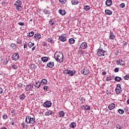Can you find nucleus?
I'll return each mask as SVG.
<instances>
[{
    "label": "nucleus",
    "mask_w": 129,
    "mask_h": 129,
    "mask_svg": "<svg viewBox=\"0 0 129 129\" xmlns=\"http://www.w3.org/2000/svg\"><path fill=\"white\" fill-rule=\"evenodd\" d=\"M54 58L57 62H63L64 56L62 52H56L54 54Z\"/></svg>",
    "instance_id": "1"
},
{
    "label": "nucleus",
    "mask_w": 129,
    "mask_h": 129,
    "mask_svg": "<svg viewBox=\"0 0 129 129\" xmlns=\"http://www.w3.org/2000/svg\"><path fill=\"white\" fill-rule=\"evenodd\" d=\"M25 122L27 124H35L36 119L35 117H31L30 116H27L25 119Z\"/></svg>",
    "instance_id": "2"
},
{
    "label": "nucleus",
    "mask_w": 129,
    "mask_h": 129,
    "mask_svg": "<svg viewBox=\"0 0 129 129\" xmlns=\"http://www.w3.org/2000/svg\"><path fill=\"white\" fill-rule=\"evenodd\" d=\"M106 51L103 50L102 48L100 47L97 50V55L99 57H103L105 56L104 53H105Z\"/></svg>",
    "instance_id": "3"
},
{
    "label": "nucleus",
    "mask_w": 129,
    "mask_h": 129,
    "mask_svg": "<svg viewBox=\"0 0 129 129\" xmlns=\"http://www.w3.org/2000/svg\"><path fill=\"white\" fill-rule=\"evenodd\" d=\"M59 41L60 42H66L67 41V34L63 33L60 35L58 38Z\"/></svg>",
    "instance_id": "4"
},
{
    "label": "nucleus",
    "mask_w": 129,
    "mask_h": 129,
    "mask_svg": "<svg viewBox=\"0 0 129 129\" xmlns=\"http://www.w3.org/2000/svg\"><path fill=\"white\" fill-rule=\"evenodd\" d=\"M34 88V84H29L24 88L25 91H30Z\"/></svg>",
    "instance_id": "5"
},
{
    "label": "nucleus",
    "mask_w": 129,
    "mask_h": 129,
    "mask_svg": "<svg viewBox=\"0 0 129 129\" xmlns=\"http://www.w3.org/2000/svg\"><path fill=\"white\" fill-rule=\"evenodd\" d=\"M19 59L20 55H19V53L15 52L12 55V60H13V61H18Z\"/></svg>",
    "instance_id": "6"
},
{
    "label": "nucleus",
    "mask_w": 129,
    "mask_h": 129,
    "mask_svg": "<svg viewBox=\"0 0 129 129\" xmlns=\"http://www.w3.org/2000/svg\"><path fill=\"white\" fill-rule=\"evenodd\" d=\"M81 73L82 74H83V75H88L90 74V71L87 69H83Z\"/></svg>",
    "instance_id": "7"
},
{
    "label": "nucleus",
    "mask_w": 129,
    "mask_h": 129,
    "mask_svg": "<svg viewBox=\"0 0 129 129\" xmlns=\"http://www.w3.org/2000/svg\"><path fill=\"white\" fill-rule=\"evenodd\" d=\"M44 107H51L52 106V103L50 101H47L43 103Z\"/></svg>",
    "instance_id": "8"
},
{
    "label": "nucleus",
    "mask_w": 129,
    "mask_h": 129,
    "mask_svg": "<svg viewBox=\"0 0 129 129\" xmlns=\"http://www.w3.org/2000/svg\"><path fill=\"white\" fill-rule=\"evenodd\" d=\"M87 47V43H86V42H83L81 44V45L80 46V49H82V50H85V49H86Z\"/></svg>",
    "instance_id": "9"
},
{
    "label": "nucleus",
    "mask_w": 129,
    "mask_h": 129,
    "mask_svg": "<svg viewBox=\"0 0 129 129\" xmlns=\"http://www.w3.org/2000/svg\"><path fill=\"white\" fill-rule=\"evenodd\" d=\"M76 74V71H69V76H74Z\"/></svg>",
    "instance_id": "10"
},
{
    "label": "nucleus",
    "mask_w": 129,
    "mask_h": 129,
    "mask_svg": "<svg viewBox=\"0 0 129 129\" xmlns=\"http://www.w3.org/2000/svg\"><path fill=\"white\" fill-rule=\"evenodd\" d=\"M14 6L16 7V10H17V11H22V10H23V7L21 6V5H18L17 4H14Z\"/></svg>",
    "instance_id": "11"
},
{
    "label": "nucleus",
    "mask_w": 129,
    "mask_h": 129,
    "mask_svg": "<svg viewBox=\"0 0 129 129\" xmlns=\"http://www.w3.org/2000/svg\"><path fill=\"white\" fill-rule=\"evenodd\" d=\"M58 13L61 15V16H65L66 15V12L64 10H58Z\"/></svg>",
    "instance_id": "12"
},
{
    "label": "nucleus",
    "mask_w": 129,
    "mask_h": 129,
    "mask_svg": "<svg viewBox=\"0 0 129 129\" xmlns=\"http://www.w3.org/2000/svg\"><path fill=\"white\" fill-rule=\"evenodd\" d=\"M109 36L110 40H113V39L115 38V35H114V34L111 32L110 33Z\"/></svg>",
    "instance_id": "13"
},
{
    "label": "nucleus",
    "mask_w": 129,
    "mask_h": 129,
    "mask_svg": "<svg viewBox=\"0 0 129 129\" xmlns=\"http://www.w3.org/2000/svg\"><path fill=\"white\" fill-rule=\"evenodd\" d=\"M111 4H112V1L111 0H107L105 2V5L107 7L111 6Z\"/></svg>",
    "instance_id": "14"
},
{
    "label": "nucleus",
    "mask_w": 129,
    "mask_h": 129,
    "mask_svg": "<svg viewBox=\"0 0 129 129\" xmlns=\"http://www.w3.org/2000/svg\"><path fill=\"white\" fill-rule=\"evenodd\" d=\"M71 3L73 6H76V5L79 4V1H78V0H72Z\"/></svg>",
    "instance_id": "15"
},
{
    "label": "nucleus",
    "mask_w": 129,
    "mask_h": 129,
    "mask_svg": "<svg viewBox=\"0 0 129 129\" xmlns=\"http://www.w3.org/2000/svg\"><path fill=\"white\" fill-rule=\"evenodd\" d=\"M47 67H49V68H53V67H54V62L50 61L47 64Z\"/></svg>",
    "instance_id": "16"
},
{
    "label": "nucleus",
    "mask_w": 129,
    "mask_h": 129,
    "mask_svg": "<svg viewBox=\"0 0 129 129\" xmlns=\"http://www.w3.org/2000/svg\"><path fill=\"white\" fill-rule=\"evenodd\" d=\"M41 86V83L38 82H36L35 84H34V87L35 88H39Z\"/></svg>",
    "instance_id": "17"
},
{
    "label": "nucleus",
    "mask_w": 129,
    "mask_h": 129,
    "mask_svg": "<svg viewBox=\"0 0 129 129\" xmlns=\"http://www.w3.org/2000/svg\"><path fill=\"white\" fill-rule=\"evenodd\" d=\"M53 113H54V112H53V111L48 110L45 112V115H46V116L52 115Z\"/></svg>",
    "instance_id": "18"
},
{
    "label": "nucleus",
    "mask_w": 129,
    "mask_h": 129,
    "mask_svg": "<svg viewBox=\"0 0 129 129\" xmlns=\"http://www.w3.org/2000/svg\"><path fill=\"white\" fill-rule=\"evenodd\" d=\"M118 62V63H117V65H121L122 66H125V63H124V61H123V60H119V61H116V62Z\"/></svg>",
    "instance_id": "19"
},
{
    "label": "nucleus",
    "mask_w": 129,
    "mask_h": 129,
    "mask_svg": "<svg viewBox=\"0 0 129 129\" xmlns=\"http://www.w3.org/2000/svg\"><path fill=\"white\" fill-rule=\"evenodd\" d=\"M49 23L50 26H53V25H55V24H56V21L54 20V19H50Z\"/></svg>",
    "instance_id": "20"
},
{
    "label": "nucleus",
    "mask_w": 129,
    "mask_h": 129,
    "mask_svg": "<svg viewBox=\"0 0 129 129\" xmlns=\"http://www.w3.org/2000/svg\"><path fill=\"white\" fill-rule=\"evenodd\" d=\"M34 38L36 40H40L41 38V34L37 33L34 35Z\"/></svg>",
    "instance_id": "21"
},
{
    "label": "nucleus",
    "mask_w": 129,
    "mask_h": 129,
    "mask_svg": "<svg viewBox=\"0 0 129 129\" xmlns=\"http://www.w3.org/2000/svg\"><path fill=\"white\" fill-rule=\"evenodd\" d=\"M105 13L106 15H108V16H111V15H112V12L109 10H106L105 11Z\"/></svg>",
    "instance_id": "22"
},
{
    "label": "nucleus",
    "mask_w": 129,
    "mask_h": 129,
    "mask_svg": "<svg viewBox=\"0 0 129 129\" xmlns=\"http://www.w3.org/2000/svg\"><path fill=\"white\" fill-rule=\"evenodd\" d=\"M115 106V105L114 103H111V104L109 105L108 108L110 109V110H111V109H113Z\"/></svg>",
    "instance_id": "23"
},
{
    "label": "nucleus",
    "mask_w": 129,
    "mask_h": 129,
    "mask_svg": "<svg viewBox=\"0 0 129 129\" xmlns=\"http://www.w3.org/2000/svg\"><path fill=\"white\" fill-rule=\"evenodd\" d=\"M58 114L59 117H63L65 115V112L63 111H60L59 112Z\"/></svg>",
    "instance_id": "24"
},
{
    "label": "nucleus",
    "mask_w": 129,
    "mask_h": 129,
    "mask_svg": "<svg viewBox=\"0 0 129 129\" xmlns=\"http://www.w3.org/2000/svg\"><path fill=\"white\" fill-rule=\"evenodd\" d=\"M19 98L20 100H24V99L26 98V95H25L24 94H22L19 96Z\"/></svg>",
    "instance_id": "25"
},
{
    "label": "nucleus",
    "mask_w": 129,
    "mask_h": 129,
    "mask_svg": "<svg viewBox=\"0 0 129 129\" xmlns=\"http://www.w3.org/2000/svg\"><path fill=\"white\" fill-rule=\"evenodd\" d=\"M10 47L12 50H15V49H16L17 48V44L15 43H12L11 44Z\"/></svg>",
    "instance_id": "26"
},
{
    "label": "nucleus",
    "mask_w": 129,
    "mask_h": 129,
    "mask_svg": "<svg viewBox=\"0 0 129 129\" xmlns=\"http://www.w3.org/2000/svg\"><path fill=\"white\" fill-rule=\"evenodd\" d=\"M41 60L42 61V62H48V57L43 56L41 57Z\"/></svg>",
    "instance_id": "27"
},
{
    "label": "nucleus",
    "mask_w": 129,
    "mask_h": 129,
    "mask_svg": "<svg viewBox=\"0 0 129 129\" xmlns=\"http://www.w3.org/2000/svg\"><path fill=\"white\" fill-rule=\"evenodd\" d=\"M114 77L110 76V77H107L106 79V81H110V80H113Z\"/></svg>",
    "instance_id": "28"
},
{
    "label": "nucleus",
    "mask_w": 129,
    "mask_h": 129,
    "mask_svg": "<svg viewBox=\"0 0 129 129\" xmlns=\"http://www.w3.org/2000/svg\"><path fill=\"white\" fill-rule=\"evenodd\" d=\"M42 11H43L44 14H45V15H49V14H50V11L46 9H45L44 10H42Z\"/></svg>",
    "instance_id": "29"
},
{
    "label": "nucleus",
    "mask_w": 129,
    "mask_h": 129,
    "mask_svg": "<svg viewBox=\"0 0 129 129\" xmlns=\"http://www.w3.org/2000/svg\"><path fill=\"white\" fill-rule=\"evenodd\" d=\"M76 126V123L75 122H72L70 124V127L71 128H74Z\"/></svg>",
    "instance_id": "30"
},
{
    "label": "nucleus",
    "mask_w": 129,
    "mask_h": 129,
    "mask_svg": "<svg viewBox=\"0 0 129 129\" xmlns=\"http://www.w3.org/2000/svg\"><path fill=\"white\" fill-rule=\"evenodd\" d=\"M21 125L22 126V127H23V128H28V127H29V126L27 124H26V123H25V122H23L21 124Z\"/></svg>",
    "instance_id": "31"
},
{
    "label": "nucleus",
    "mask_w": 129,
    "mask_h": 129,
    "mask_svg": "<svg viewBox=\"0 0 129 129\" xmlns=\"http://www.w3.org/2000/svg\"><path fill=\"white\" fill-rule=\"evenodd\" d=\"M69 42L70 44H74V43H75V39L73 38H71L69 40Z\"/></svg>",
    "instance_id": "32"
},
{
    "label": "nucleus",
    "mask_w": 129,
    "mask_h": 129,
    "mask_svg": "<svg viewBox=\"0 0 129 129\" xmlns=\"http://www.w3.org/2000/svg\"><path fill=\"white\" fill-rule=\"evenodd\" d=\"M47 41L50 43V44H54V40H53V38H52V37L48 38Z\"/></svg>",
    "instance_id": "33"
},
{
    "label": "nucleus",
    "mask_w": 129,
    "mask_h": 129,
    "mask_svg": "<svg viewBox=\"0 0 129 129\" xmlns=\"http://www.w3.org/2000/svg\"><path fill=\"white\" fill-rule=\"evenodd\" d=\"M27 45H28V47H29V48H31L33 46H35V43H32V42H29L27 44Z\"/></svg>",
    "instance_id": "34"
},
{
    "label": "nucleus",
    "mask_w": 129,
    "mask_h": 129,
    "mask_svg": "<svg viewBox=\"0 0 129 129\" xmlns=\"http://www.w3.org/2000/svg\"><path fill=\"white\" fill-rule=\"evenodd\" d=\"M47 82H48V81H47V80L44 79H42L41 82H40V84L41 83V84H47Z\"/></svg>",
    "instance_id": "35"
},
{
    "label": "nucleus",
    "mask_w": 129,
    "mask_h": 129,
    "mask_svg": "<svg viewBox=\"0 0 129 129\" xmlns=\"http://www.w3.org/2000/svg\"><path fill=\"white\" fill-rule=\"evenodd\" d=\"M115 92L116 94H119V93H121V89H115Z\"/></svg>",
    "instance_id": "36"
},
{
    "label": "nucleus",
    "mask_w": 129,
    "mask_h": 129,
    "mask_svg": "<svg viewBox=\"0 0 129 129\" xmlns=\"http://www.w3.org/2000/svg\"><path fill=\"white\" fill-rule=\"evenodd\" d=\"M84 8L85 11H86V12H87L88 11H89L90 10V6L86 5L84 6Z\"/></svg>",
    "instance_id": "37"
},
{
    "label": "nucleus",
    "mask_w": 129,
    "mask_h": 129,
    "mask_svg": "<svg viewBox=\"0 0 129 129\" xmlns=\"http://www.w3.org/2000/svg\"><path fill=\"white\" fill-rule=\"evenodd\" d=\"M114 80L115 81H117V82H119L121 80V78L119 77H115L114 78Z\"/></svg>",
    "instance_id": "38"
},
{
    "label": "nucleus",
    "mask_w": 129,
    "mask_h": 129,
    "mask_svg": "<svg viewBox=\"0 0 129 129\" xmlns=\"http://www.w3.org/2000/svg\"><path fill=\"white\" fill-rule=\"evenodd\" d=\"M119 114H123L124 113V110L123 109H119L118 110Z\"/></svg>",
    "instance_id": "39"
},
{
    "label": "nucleus",
    "mask_w": 129,
    "mask_h": 129,
    "mask_svg": "<svg viewBox=\"0 0 129 129\" xmlns=\"http://www.w3.org/2000/svg\"><path fill=\"white\" fill-rule=\"evenodd\" d=\"M79 54L80 55H83L84 54H85V51H84V50H79Z\"/></svg>",
    "instance_id": "40"
},
{
    "label": "nucleus",
    "mask_w": 129,
    "mask_h": 129,
    "mask_svg": "<svg viewBox=\"0 0 129 129\" xmlns=\"http://www.w3.org/2000/svg\"><path fill=\"white\" fill-rule=\"evenodd\" d=\"M66 2H67V0H59V3L61 5H65V4H66Z\"/></svg>",
    "instance_id": "41"
},
{
    "label": "nucleus",
    "mask_w": 129,
    "mask_h": 129,
    "mask_svg": "<svg viewBox=\"0 0 129 129\" xmlns=\"http://www.w3.org/2000/svg\"><path fill=\"white\" fill-rule=\"evenodd\" d=\"M15 4H16L17 6H21V5H22V2H21L20 0H18L16 1Z\"/></svg>",
    "instance_id": "42"
},
{
    "label": "nucleus",
    "mask_w": 129,
    "mask_h": 129,
    "mask_svg": "<svg viewBox=\"0 0 129 129\" xmlns=\"http://www.w3.org/2000/svg\"><path fill=\"white\" fill-rule=\"evenodd\" d=\"M3 63H4V65H7V64H8V63H9V60H8L7 58H4Z\"/></svg>",
    "instance_id": "43"
},
{
    "label": "nucleus",
    "mask_w": 129,
    "mask_h": 129,
    "mask_svg": "<svg viewBox=\"0 0 129 129\" xmlns=\"http://www.w3.org/2000/svg\"><path fill=\"white\" fill-rule=\"evenodd\" d=\"M30 68H32V69H37V66H36V65H35V64H31L30 65Z\"/></svg>",
    "instance_id": "44"
},
{
    "label": "nucleus",
    "mask_w": 129,
    "mask_h": 129,
    "mask_svg": "<svg viewBox=\"0 0 129 129\" xmlns=\"http://www.w3.org/2000/svg\"><path fill=\"white\" fill-rule=\"evenodd\" d=\"M12 68L13 70H16V69H18V66H17L16 64H12Z\"/></svg>",
    "instance_id": "45"
},
{
    "label": "nucleus",
    "mask_w": 129,
    "mask_h": 129,
    "mask_svg": "<svg viewBox=\"0 0 129 129\" xmlns=\"http://www.w3.org/2000/svg\"><path fill=\"white\" fill-rule=\"evenodd\" d=\"M35 33L34 32V31H31V32H30L29 33L28 35V37H33V36H34Z\"/></svg>",
    "instance_id": "46"
},
{
    "label": "nucleus",
    "mask_w": 129,
    "mask_h": 129,
    "mask_svg": "<svg viewBox=\"0 0 129 129\" xmlns=\"http://www.w3.org/2000/svg\"><path fill=\"white\" fill-rule=\"evenodd\" d=\"M17 43L19 44V45H21V44L23 43V41L21 39H17Z\"/></svg>",
    "instance_id": "47"
},
{
    "label": "nucleus",
    "mask_w": 129,
    "mask_h": 129,
    "mask_svg": "<svg viewBox=\"0 0 129 129\" xmlns=\"http://www.w3.org/2000/svg\"><path fill=\"white\" fill-rule=\"evenodd\" d=\"M119 7L121 9H123V8L125 7V5L124 4V3H122L120 4Z\"/></svg>",
    "instance_id": "48"
},
{
    "label": "nucleus",
    "mask_w": 129,
    "mask_h": 129,
    "mask_svg": "<svg viewBox=\"0 0 129 129\" xmlns=\"http://www.w3.org/2000/svg\"><path fill=\"white\" fill-rule=\"evenodd\" d=\"M63 74H65L66 75L67 74H69V70H66L63 71Z\"/></svg>",
    "instance_id": "49"
},
{
    "label": "nucleus",
    "mask_w": 129,
    "mask_h": 129,
    "mask_svg": "<svg viewBox=\"0 0 129 129\" xmlns=\"http://www.w3.org/2000/svg\"><path fill=\"white\" fill-rule=\"evenodd\" d=\"M124 79L125 80H128V79H129V75H127L125 76L124 77Z\"/></svg>",
    "instance_id": "50"
},
{
    "label": "nucleus",
    "mask_w": 129,
    "mask_h": 129,
    "mask_svg": "<svg viewBox=\"0 0 129 129\" xmlns=\"http://www.w3.org/2000/svg\"><path fill=\"white\" fill-rule=\"evenodd\" d=\"M115 89H121V87H120V84H118L117 85V87L115 88Z\"/></svg>",
    "instance_id": "51"
},
{
    "label": "nucleus",
    "mask_w": 129,
    "mask_h": 129,
    "mask_svg": "<svg viewBox=\"0 0 129 129\" xmlns=\"http://www.w3.org/2000/svg\"><path fill=\"white\" fill-rule=\"evenodd\" d=\"M3 119H7L8 118V115H7V114L3 115Z\"/></svg>",
    "instance_id": "52"
},
{
    "label": "nucleus",
    "mask_w": 129,
    "mask_h": 129,
    "mask_svg": "<svg viewBox=\"0 0 129 129\" xmlns=\"http://www.w3.org/2000/svg\"><path fill=\"white\" fill-rule=\"evenodd\" d=\"M86 106L87 107L86 108V110H90V108H91L90 106H88L86 105Z\"/></svg>",
    "instance_id": "53"
},
{
    "label": "nucleus",
    "mask_w": 129,
    "mask_h": 129,
    "mask_svg": "<svg viewBox=\"0 0 129 129\" xmlns=\"http://www.w3.org/2000/svg\"><path fill=\"white\" fill-rule=\"evenodd\" d=\"M18 25H19V26H25V23L23 22H20L18 23Z\"/></svg>",
    "instance_id": "54"
},
{
    "label": "nucleus",
    "mask_w": 129,
    "mask_h": 129,
    "mask_svg": "<svg viewBox=\"0 0 129 129\" xmlns=\"http://www.w3.org/2000/svg\"><path fill=\"white\" fill-rule=\"evenodd\" d=\"M18 87H19V88H22L23 87V84L19 83L18 85Z\"/></svg>",
    "instance_id": "55"
},
{
    "label": "nucleus",
    "mask_w": 129,
    "mask_h": 129,
    "mask_svg": "<svg viewBox=\"0 0 129 129\" xmlns=\"http://www.w3.org/2000/svg\"><path fill=\"white\" fill-rule=\"evenodd\" d=\"M116 128L122 129V127L119 124H117V125H116Z\"/></svg>",
    "instance_id": "56"
},
{
    "label": "nucleus",
    "mask_w": 129,
    "mask_h": 129,
    "mask_svg": "<svg viewBox=\"0 0 129 129\" xmlns=\"http://www.w3.org/2000/svg\"><path fill=\"white\" fill-rule=\"evenodd\" d=\"M114 72H118L119 71V69L118 68H116L114 70Z\"/></svg>",
    "instance_id": "57"
},
{
    "label": "nucleus",
    "mask_w": 129,
    "mask_h": 129,
    "mask_svg": "<svg viewBox=\"0 0 129 129\" xmlns=\"http://www.w3.org/2000/svg\"><path fill=\"white\" fill-rule=\"evenodd\" d=\"M47 89H48L47 86H45L43 87V90H44V91H47Z\"/></svg>",
    "instance_id": "58"
},
{
    "label": "nucleus",
    "mask_w": 129,
    "mask_h": 129,
    "mask_svg": "<svg viewBox=\"0 0 129 129\" xmlns=\"http://www.w3.org/2000/svg\"><path fill=\"white\" fill-rule=\"evenodd\" d=\"M43 46H44V47H47V42H43Z\"/></svg>",
    "instance_id": "59"
},
{
    "label": "nucleus",
    "mask_w": 129,
    "mask_h": 129,
    "mask_svg": "<svg viewBox=\"0 0 129 129\" xmlns=\"http://www.w3.org/2000/svg\"><path fill=\"white\" fill-rule=\"evenodd\" d=\"M24 49H26V48H28V44L25 43L24 44Z\"/></svg>",
    "instance_id": "60"
},
{
    "label": "nucleus",
    "mask_w": 129,
    "mask_h": 129,
    "mask_svg": "<svg viewBox=\"0 0 129 129\" xmlns=\"http://www.w3.org/2000/svg\"><path fill=\"white\" fill-rule=\"evenodd\" d=\"M82 109H84L85 110H86V106L82 105Z\"/></svg>",
    "instance_id": "61"
},
{
    "label": "nucleus",
    "mask_w": 129,
    "mask_h": 129,
    "mask_svg": "<svg viewBox=\"0 0 129 129\" xmlns=\"http://www.w3.org/2000/svg\"><path fill=\"white\" fill-rule=\"evenodd\" d=\"M4 92V89H3V88H0V94H2V93H3V92Z\"/></svg>",
    "instance_id": "62"
},
{
    "label": "nucleus",
    "mask_w": 129,
    "mask_h": 129,
    "mask_svg": "<svg viewBox=\"0 0 129 129\" xmlns=\"http://www.w3.org/2000/svg\"><path fill=\"white\" fill-rule=\"evenodd\" d=\"M2 6H6V1H4L2 3Z\"/></svg>",
    "instance_id": "63"
},
{
    "label": "nucleus",
    "mask_w": 129,
    "mask_h": 129,
    "mask_svg": "<svg viewBox=\"0 0 129 129\" xmlns=\"http://www.w3.org/2000/svg\"><path fill=\"white\" fill-rule=\"evenodd\" d=\"M102 74L104 76L105 75H106V72H103L102 73Z\"/></svg>",
    "instance_id": "64"
}]
</instances>
